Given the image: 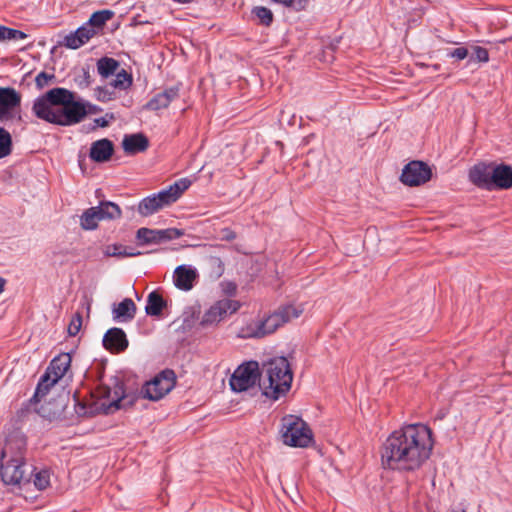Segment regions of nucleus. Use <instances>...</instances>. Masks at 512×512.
Wrapping results in <instances>:
<instances>
[{"mask_svg":"<svg viewBox=\"0 0 512 512\" xmlns=\"http://www.w3.org/2000/svg\"><path fill=\"white\" fill-rule=\"evenodd\" d=\"M434 447L432 430L410 424L392 432L381 447V463L386 469L414 472L430 458Z\"/></svg>","mask_w":512,"mask_h":512,"instance_id":"f257e3e1","label":"nucleus"},{"mask_svg":"<svg viewBox=\"0 0 512 512\" xmlns=\"http://www.w3.org/2000/svg\"><path fill=\"white\" fill-rule=\"evenodd\" d=\"M26 440L22 435L7 438L1 452L0 475L6 485H20L29 482L32 470L28 473L24 461Z\"/></svg>","mask_w":512,"mask_h":512,"instance_id":"f03ea898","label":"nucleus"},{"mask_svg":"<svg viewBox=\"0 0 512 512\" xmlns=\"http://www.w3.org/2000/svg\"><path fill=\"white\" fill-rule=\"evenodd\" d=\"M293 373L285 357H276L265 362L261 369L260 389L269 399L278 400L291 388Z\"/></svg>","mask_w":512,"mask_h":512,"instance_id":"7ed1b4c3","label":"nucleus"},{"mask_svg":"<svg viewBox=\"0 0 512 512\" xmlns=\"http://www.w3.org/2000/svg\"><path fill=\"white\" fill-rule=\"evenodd\" d=\"M301 308L293 305L279 307L263 319L253 320L242 330L243 337L263 338L275 332L280 326L298 318L302 314Z\"/></svg>","mask_w":512,"mask_h":512,"instance_id":"20e7f679","label":"nucleus"},{"mask_svg":"<svg viewBox=\"0 0 512 512\" xmlns=\"http://www.w3.org/2000/svg\"><path fill=\"white\" fill-rule=\"evenodd\" d=\"M191 181L182 178L158 193L144 198L138 205V212L142 216H149L160 209L175 203L182 193L189 188Z\"/></svg>","mask_w":512,"mask_h":512,"instance_id":"39448f33","label":"nucleus"},{"mask_svg":"<svg viewBox=\"0 0 512 512\" xmlns=\"http://www.w3.org/2000/svg\"><path fill=\"white\" fill-rule=\"evenodd\" d=\"M281 436L284 444L292 447H307L312 441V433L307 424L294 415L282 419Z\"/></svg>","mask_w":512,"mask_h":512,"instance_id":"423d86ee","label":"nucleus"},{"mask_svg":"<svg viewBox=\"0 0 512 512\" xmlns=\"http://www.w3.org/2000/svg\"><path fill=\"white\" fill-rule=\"evenodd\" d=\"M87 115L86 107L82 101H76L75 96L67 104L59 106L56 110L45 117L43 120L59 125L72 126L80 123Z\"/></svg>","mask_w":512,"mask_h":512,"instance_id":"0eeeda50","label":"nucleus"},{"mask_svg":"<svg viewBox=\"0 0 512 512\" xmlns=\"http://www.w3.org/2000/svg\"><path fill=\"white\" fill-rule=\"evenodd\" d=\"M73 96L75 94L65 88H53L34 101L32 111L37 118L43 120L53 110H56L63 104H67V101H71Z\"/></svg>","mask_w":512,"mask_h":512,"instance_id":"6e6552de","label":"nucleus"},{"mask_svg":"<svg viewBox=\"0 0 512 512\" xmlns=\"http://www.w3.org/2000/svg\"><path fill=\"white\" fill-rule=\"evenodd\" d=\"M121 217L120 207L111 201H101L98 206L86 209L80 216L84 230H95L101 220H115Z\"/></svg>","mask_w":512,"mask_h":512,"instance_id":"1a4fd4ad","label":"nucleus"},{"mask_svg":"<svg viewBox=\"0 0 512 512\" xmlns=\"http://www.w3.org/2000/svg\"><path fill=\"white\" fill-rule=\"evenodd\" d=\"M261 371L256 361H249L240 365L230 378V387L235 392L250 389L256 383L260 385Z\"/></svg>","mask_w":512,"mask_h":512,"instance_id":"9d476101","label":"nucleus"},{"mask_svg":"<svg viewBox=\"0 0 512 512\" xmlns=\"http://www.w3.org/2000/svg\"><path fill=\"white\" fill-rule=\"evenodd\" d=\"M176 382V375L173 370L166 369L160 372L153 380L147 382L143 387L144 397L157 401L169 393Z\"/></svg>","mask_w":512,"mask_h":512,"instance_id":"9b49d317","label":"nucleus"},{"mask_svg":"<svg viewBox=\"0 0 512 512\" xmlns=\"http://www.w3.org/2000/svg\"><path fill=\"white\" fill-rule=\"evenodd\" d=\"M21 100V94L13 87H0V122H10L16 117L21 119L19 114Z\"/></svg>","mask_w":512,"mask_h":512,"instance_id":"f8f14e48","label":"nucleus"},{"mask_svg":"<svg viewBox=\"0 0 512 512\" xmlns=\"http://www.w3.org/2000/svg\"><path fill=\"white\" fill-rule=\"evenodd\" d=\"M240 308V303L232 299H221L214 303L203 315L200 325L208 327L218 324L227 315L235 313Z\"/></svg>","mask_w":512,"mask_h":512,"instance_id":"ddd939ff","label":"nucleus"},{"mask_svg":"<svg viewBox=\"0 0 512 512\" xmlns=\"http://www.w3.org/2000/svg\"><path fill=\"white\" fill-rule=\"evenodd\" d=\"M432 171L422 161H411L402 170L400 180L407 186H419L430 180Z\"/></svg>","mask_w":512,"mask_h":512,"instance_id":"4468645a","label":"nucleus"},{"mask_svg":"<svg viewBox=\"0 0 512 512\" xmlns=\"http://www.w3.org/2000/svg\"><path fill=\"white\" fill-rule=\"evenodd\" d=\"M183 235L184 232L177 228H168L162 230L140 228L137 231L136 237L142 244H159L178 239Z\"/></svg>","mask_w":512,"mask_h":512,"instance_id":"2eb2a0df","label":"nucleus"},{"mask_svg":"<svg viewBox=\"0 0 512 512\" xmlns=\"http://www.w3.org/2000/svg\"><path fill=\"white\" fill-rule=\"evenodd\" d=\"M103 346L111 353H121L128 347V339L125 332L118 327L110 328L103 337Z\"/></svg>","mask_w":512,"mask_h":512,"instance_id":"dca6fc26","label":"nucleus"},{"mask_svg":"<svg viewBox=\"0 0 512 512\" xmlns=\"http://www.w3.org/2000/svg\"><path fill=\"white\" fill-rule=\"evenodd\" d=\"M493 164L480 162L469 170V180L479 188H491Z\"/></svg>","mask_w":512,"mask_h":512,"instance_id":"f3484780","label":"nucleus"},{"mask_svg":"<svg viewBox=\"0 0 512 512\" xmlns=\"http://www.w3.org/2000/svg\"><path fill=\"white\" fill-rule=\"evenodd\" d=\"M196 278V269L190 266L180 265L174 271L173 281L178 289L189 291L193 288Z\"/></svg>","mask_w":512,"mask_h":512,"instance_id":"a211bd4d","label":"nucleus"},{"mask_svg":"<svg viewBox=\"0 0 512 512\" xmlns=\"http://www.w3.org/2000/svg\"><path fill=\"white\" fill-rule=\"evenodd\" d=\"M179 97V88L170 87L152 97L145 108L152 111L167 108L169 104Z\"/></svg>","mask_w":512,"mask_h":512,"instance_id":"6ab92c4d","label":"nucleus"},{"mask_svg":"<svg viewBox=\"0 0 512 512\" xmlns=\"http://www.w3.org/2000/svg\"><path fill=\"white\" fill-rule=\"evenodd\" d=\"M122 147L125 153L134 155L146 151L149 140L143 133L128 134L123 138Z\"/></svg>","mask_w":512,"mask_h":512,"instance_id":"aec40b11","label":"nucleus"},{"mask_svg":"<svg viewBox=\"0 0 512 512\" xmlns=\"http://www.w3.org/2000/svg\"><path fill=\"white\" fill-rule=\"evenodd\" d=\"M113 151V143L104 138L92 143L89 156L93 161L102 163L111 158Z\"/></svg>","mask_w":512,"mask_h":512,"instance_id":"412c9836","label":"nucleus"},{"mask_svg":"<svg viewBox=\"0 0 512 512\" xmlns=\"http://www.w3.org/2000/svg\"><path fill=\"white\" fill-rule=\"evenodd\" d=\"M136 310L137 308L133 300L125 298L120 303L113 305V320L117 322H129L134 319Z\"/></svg>","mask_w":512,"mask_h":512,"instance_id":"4be33fe9","label":"nucleus"},{"mask_svg":"<svg viewBox=\"0 0 512 512\" xmlns=\"http://www.w3.org/2000/svg\"><path fill=\"white\" fill-rule=\"evenodd\" d=\"M495 186L500 189H509L512 187V167L500 164L493 165L491 188Z\"/></svg>","mask_w":512,"mask_h":512,"instance_id":"5701e85b","label":"nucleus"},{"mask_svg":"<svg viewBox=\"0 0 512 512\" xmlns=\"http://www.w3.org/2000/svg\"><path fill=\"white\" fill-rule=\"evenodd\" d=\"M71 365V357L63 353L55 357L49 364L47 370L53 375V381H59L67 372Z\"/></svg>","mask_w":512,"mask_h":512,"instance_id":"b1692460","label":"nucleus"},{"mask_svg":"<svg viewBox=\"0 0 512 512\" xmlns=\"http://www.w3.org/2000/svg\"><path fill=\"white\" fill-rule=\"evenodd\" d=\"M63 409V402L57 400L45 402L44 404L40 405L39 408H35L36 412L40 416L49 420L59 418L63 412Z\"/></svg>","mask_w":512,"mask_h":512,"instance_id":"393cba45","label":"nucleus"},{"mask_svg":"<svg viewBox=\"0 0 512 512\" xmlns=\"http://www.w3.org/2000/svg\"><path fill=\"white\" fill-rule=\"evenodd\" d=\"M166 307V302L160 294L153 291L148 295L145 311L150 316H159Z\"/></svg>","mask_w":512,"mask_h":512,"instance_id":"a878e982","label":"nucleus"},{"mask_svg":"<svg viewBox=\"0 0 512 512\" xmlns=\"http://www.w3.org/2000/svg\"><path fill=\"white\" fill-rule=\"evenodd\" d=\"M119 66V62L111 57H102L97 61V71L103 78L115 74Z\"/></svg>","mask_w":512,"mask_h":512,"instance_id":"bb28decb","label":"nucleus"},{"mask_svg":"<svg viewBox=\"0 0 512 512\" xmlns=\"http://www.w3.org/2000/svg\"><path fill=\"white\" fill-rule=\"evenodd\" d=\"M103 254L106 257H134L141 253L134 251V249H128L121 244H111L103 248Z\"/></svg>","mask_w":512,"mask_h":512,"instance_id":"cd10ccee","label":"nucleus"},{"mask_svg":"<svg viewBox=\"0 0 512 512\" xmlns=\"http://www.w3.org/2000/svg\"><path fill=\"white\" fill-rule=\"evenodd\" d=\"M114 16V12L109 9L99 10L94 12L89 20L87 21L90 26L95 28V31L98 33L104 25L107 23V21L111 20Z\"/></svg>","mask_w":512,"mask_h":512,"instance_id":"c85d7f7f","label":"nucleus"},{"mask_svg":"<svg viewBox=\"0 0 512 512\" xmlns=\"http://www.w3.org/2000/svg\"><path fill=\"white\" fill-rule=\"evenodd\" d=\"M132 82V75L125 69H121L120 71H116L115 79H113L110 84L115 89L126 90L132 85Z\"/></svg>","mask_w":512,"mask_h":512,"instance_id":"c756f323","label":"nucleus"},{"mask_svg":"<svg viewBox=\"0 0 512 512\" xmlns=\"http://www.w3.org/2000/svg\"><path fill=\"white\" fill-rule=\"evenodd\" d=\"M12 136L4 127H0V159L9 156L12 153Z\"/></svg>","mask_w":512,"mask_h":512,"instance_id":"7c9ffc66","label":"nucleus"},{"mask_svg":"<svg viewBox=\"0 0 512 512\" xmlns=\"http://www.w3.org/2000/svg\"><path fill=\"white\" fill-rule=\"evenodd\" d=\"M89 40L82 37V34H79V29L70 34L66 35L60 45L65 46L69 49H78L87 43Z\"/></svg>","mask_w":512,"mask_h":512,"instance_id":"2f4dec72","label":"nucleus"},{"mask_svg":"<svg viewBox=\"0 0 512 512\" xmlns=\"http://www.w3.org/2000/svg\"><path fill=\"white\" fill-rule=\"evenodd\" d=\"M115 88L109 83L104 87H97L95 90V96L98 101L108 102L117 98Z\"/></svg>","mask_w":512,"mask_h":512,"instance_id":"473e14b6","label":"nucleus"},{"mask_svg":"<svg viewBox=\"0 0 512 512\" xmlns=\"http://www.w3.org/2000/svg\"><path fill=\"white\" fill-rule=\"evenodd\" d=\"M255 16L260 20L261 24L269 26L273 21V13L270 9L259 6L253 10Z\"/></svg>","mask_w":512,"mask_h":512,"instance_id":"72a5a7b5","label":"nucleus"},{"mask_svg":"<svg viewBox=\"0 0 512 512\" xmlns=\"http://www.w3.org/2000/svg\"><path fill=\"white\" fill-rule=\"evenodd\" d=\"M50 484V473L48 470H41L35 473L34 485L39 489L43 490Z\"/></svg>","mask_w":512,"mask_h":512,"instance_id":"f704fd0d","label":"nucleus"},{"mask_svg":"<svg viewBox=\"0 0 512 512\" xmlns=\"http://www.w3.org/2000/svg\"><path fill=\"white\" fill-rule=\"evenodd\" d=\"M82 327V315L80 312H76L72 317L68 325V334L70 336H76Z\"/></svg>","mask_w":512,"mask_h":512,"instance_id":"c9c22d12","label":"nucleus"},{"mask_svg":"<svg viewBox=\"0 0 512 512\" xmlns=\"http://www.w3.org/2000/svg\"><path fill=\"white\" fill-rule=\"evenodd\" d=\"M489 60V55L487 49L475 46L473 48V54L471 55L469 61H479V62H487Z\"/></svg>","mask_w":512,"mask_h":512,"instance_id":"e433bc0d","label":"nucleus"},{"mask_svg":"<svg viewBox=\"0 0 512 512\" xmlns=\"http://www.w3.org/2000/svg\"><path fill=\"white\" fill-rule=\"evenodd\" d=\"M54 79H55L54 74L40 72L35 78V84L38 88H43V87L47 86Z\"/></svg>","mask_w":512,"mask_h":512,"instance_id":"4c0bfd02","label":"nucleus"},{"mask_svg":"<svg viewBox=\"0 0 512 512\" xmlns=\"http://www.w3.org/2000/svg\"><path fill=\"white\" fill-rule=\"evenodd\" d=\"M28 37L26 33L20 30L8 28L6 29L5 40H24Z\"/></svg>","mask_w":512,"mask_h":512,"instance_id":"58836bf2","label":"nucleus"},{"mask_svg":"<svg viewBox=\"0 0 512 512\" xmlns=\"http://www.w3.org/2000/svg\"><path fill=\"white\" fill-rule=\"evenodd\" d=\"M53 385H49V384H44L41 388V390H39V383L37 384V387H36V390L34 392V395L33 397L30 399V402L31 403H38L40 402L41 398L44 397L49 389L52 387Z\"/></svg>","mask_w":512,"mask_h":512,"instance_id":"ea45409f","label":"nucleus"},{"mask_svg":"<svg viewBox=\"0 0 512 512\" xmlns=\"http://www.w3.org/2000/svg\"><path fill=\"white\" fill-rule=\"evenodd\" d=\"M79 29V34H82V37H84L87 40H90L93 36L97 34L95 31V28L89 25L88 22L84 23Z\"/></svg>","mask_w":512,"mask_h":512,"instance_id":"a19ab883","label":"nucleus"},{"mask_svg":"<svg viewBox=\"0 0 512 512\" xmlns=\"http://www.w3.org/2000/svg\"><path fill=\"white\" fill-rule=\"evenodd\" d=\"M447 55L457 60H463L469 55V52L468 49L465 47H458L456 49L449 51Z\"/></svg>","mask_w":512,"mask_h":512,"instance_id":"79ce46f5","label":"nucleus"},{"mask_svg":"<svg viewBox=\"0 0 512 512\" xmlns=\"http://www.w3.org/2000/svg\"><path fill=\"white\" fill-rule=\"evenodd\" d=\"M115 116L113 113H107L104 117H99L94 120L95 124L99 127H107L111 120H114Z\"/></svg>","mask_w":512,"mask_h":512,"instance_id":"37998d69","label":"nucleus"},{"mask_svg":"<svg viewBox=\"0 0 512 512\" xmlns=\"http://www.w3.org/2000/svg\"><path fill=\"white\" fill-rule=\"evenodd\" d=\"M58 381H53V375L46 370L39 380V390H41L44 384L55 385Z\"/></svg>","mask_w":512,"mask_h":512,"instance_id":"c03bdc74","label":"nucleus"},{"mask_svg":"<svg viewBox=\"0 0 512 512\" xmlns=\"http://www.w3.org/2000/svg\"><path fill=\"white\" fill-rule=\"evenodd\" d=\"M220 238H221V240L232 241L236 238V233L233 230H231L230 228L226 227V228L221 229Z\"/></svg>","mask_w":512,"mask_h":512,"instance_id":"a18cd8bd","label":"nucleus"},{"mask_svg":"<svg viewBox=\"0 0 512 512\" xmlns=\"http://www.w3.org/2000/svg\"><path fill=\"white\" fill-rule=\"evenodd\" d=\"M80 87H88L91 84V76L88 70H83L81 80L78 81Z\"/></svg>","mask_w":512,"mask_h":512,"instance_id":"49530a36","label":"nucleus"},{"mask_svg":"<svg viewBox=\"0 0 512 512\" xmlns=\"http://www.w3.org/2000/svg\"><path fill=\"white\" fill-rule=\"evenodd\" d=\"M82 102L86 107L87 114H96V113H99L102 111V109L97 105L91 104L86 101H82Z\"/></svg>","mask_w":512,"mask_h":512,"instance_id":"de8ad7c7","label":"nucleus"},{"mask_svg":"<svg viewBox=\"0 0 512 512\" xmlns=\"http://www.w3.org/2000/svg\"><path fill=\"white\" fill-rule=\"evenodd\" d=\"M225 292L227 294H230V295L235 294V292H236V285L233 284V283H227L226 288H225Z\"/></svg>","mask_w":512,"mask_h":512,"instance_id":"09e8293b","label":"nucleus"},{"mask_svg":"<svg viewBox=\"0 0 512 512\" xmlns=\"http://www.w3.org/2000/svg\"><path fill=\"white\" fill-rule=\"evenodd\" d=\"M6 29V26L0 25V41L5 40Z\"/></svg>","mask_w":512,"mask_h":512,"instance_id":"8fccbe9b","label":"nucleus"},{"mask_svg":"<svg viewBox=\"0 0 512 512\" xmlns=\"http://www.w3.org/2000/svg\"><path fill=\"white\" fill-rule=\"evenodd\" d=\"M6 282V279L0 276V294L4 291Z\"/></svg>","mask_w":512,"mask_h":512,"instance_id":"3c124183","label":"nucleus"},{"mask_svg":"<svg viewBox=\"0 0 512 512\" xmlns=\"http://www.w3.org/2000/svg\"><path fill=\"white\" fill-rule=\"evenodd\" d=\"M431 68L434 70V71H438L440 69V64H434L431 66Z\"/></svg>","mask_w":512,"mask_h":512,"instance_id":"603ef678","label":"nucleus"},{"mask_svg":"<svg viewBox=\"0 0 512 512\" xmlns=\"http://www.w3.org/2000/svg\"><path fill=\"white\" fill-rule=\"evenodd\" d=\"M444 416H445V413H444V412H440V413L436 416V419L441 420V419H443V418H444Z\"/></svg>","mask_w":512,"mask_h":512,"instance_id":"864d4df0","label":"nucleus"},{"mask_svg":"<svg viewBox=\"0 0 512 512\" xmlns=\"http://www.w3.org/2000/svg\"><path fill=\"white\" fill-rule=\"evenodd\" d=\"M451 512H466L465 509L461 508L459 510H452Z\"/></svg>","mask_w":512,"mask_h":512,"instance_id":"5fc2aeb1","label":"nucleus"},{"mask_svg":"<svg viewBox=\"0 0 512 512\" xmlns=\"http://www.w3.org/2000/svg\"><path fill=\"white\" fill-rule=\"evenodd\" d=\"M104 396H106V397H110V390H108V391L105 393V395H104Z\"/></svg>","mask_w":512,"mask_h":512,"instance_id":"6e6d98bb","label":"nucleus"}]
</instances>
